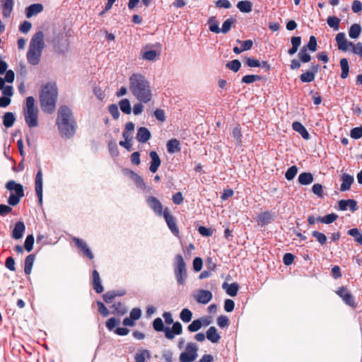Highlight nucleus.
<instances>
[{"label": "nucleus", "instance_id": "obj_19", "mask_svg": "<svg viewBox=\"0 0 362 362\" xmlns=\"http://www.w3.org/2000/svg\"><path fill=\"white\" fill-rule=\"evenodd\" d=\"M336 41L337 43V47L339 50L343 52L347 51L349 47L350 46L349 42L346 39L345 34L344 33H339L336 35Z\"/></svg>", "mask_w": 362, "mask_h": 362}, {"label": "nucleus", "instance_id": "obj_6", "mask_svg": "<svg viewBox=\"0 0 362 362\" xmlns=\"http://www.w3.org/2000/svg\"><path fill=\"white\" fill-rule=\"evenodd\" d=\"M153 328L156 332H163L166 339L172 340L175 335H180L182 333V326L178 321L173 323L172 328L165 327L160 317L156 318L153 322Z\"/></svg>", "mask_w": 362, "mask_h": 362}, {"label": "nucleus", "instance_id": "obj_21", "mask_svg": "<svg viewBox=\"0 0 362 362\" xmlns=\"http://www.w3.org/2000/svg\"><path fill=\"white\" fill-rule=\"evenodd\" d=\"M25 230V226L23 222H16L12 232V238L16 240L21 238L23 235Z\"/></svg>", "mask_w": 362, "mask_h": 362}, {"label": "nucleus", "instance_id": "obj_29", "mask_svg": "<svg viewBox=\"0 0 362 362\" xmlns=\"http://www.w3.org/2000/svg\"><path fill=\"white\" fill-rule=\"evenodd\" d=\"M291 42L292 45L291 48H290L288 50V53L289 55H293L298 49V47H300L301 44V37L300 36H296L292 37L291 38Z\"/></svg>", "mask_w": 362, "mask_h": 362}, {"label": "nucleus", "instance_id": "obj_32", "mask_svg": "<svg viewBox=\"0 0 362 362\" xmlns=\"http://www.w3.org/2000/svg\"><path fill=\"white\" fill-rule=\"evenodd\" d=\"M314 177L310 173H302L298 176V182L303 185H308L313 182Z\"/></svg>", "mask_w": 362, "mask_h": 362}, {"label": "nucleus", "instance_id": "obj_53", "mask_svg": "<svg viewBox=\"0 0 362 362\" xmlns=\"http://www.w3.org/2000/svg\"><path fill=\"white\" fill-rule=\"evenodd\" d=\"M35 259L34 255H29L25 259L24 272H30Z\"/></svg>", "mask_w": 362, "mask_h": 362}, {"label": "nucleus", "instance_id": "obj_34", "mask_svg": "<svg viewBox=\"0 0 362 362\" xmlns=\"http://www.w3.org/2000/svg\"><path fill=\"white\" fill-rule=\"evenodd\" d=\"M237 8L243 13H250L252 10V4L250 1H240L238 2Z\"/></svg>", "mask_w": 362, "mask_h": 362}, {"label": "nucleus", "instance_id": "obj_2", "mask_svg": "<svg viewBox=\"0 0 362 362\" xmlns=\"http://www.w3.org/2000/svg\"><path fill=\"white\" fill-rule=\"evenodd\" d=\"M56 124L62 137L70 139L75 134L77 127L76 122L72 111L66 105L59 107Z\"/></svg>", "mask_w": 362, "mask_h": 362}, {"label": "nucleus", "instance_id": "obj_24", "mask_svg": "<svg viewBox=\"0 0 362 362\" xmlns=\"http://www.w3.org/2000/svg\"><path fill=\"white\" fill-rule=\"evenodd\" d=\"M292 127L294 131L299 133L304 139H309L310 134L305 127L299 122H293Z\"/></svg>", "mask_w": 362, "mask_h": 362}, {"label": "nucleus", "instance_id": "obj_40", "mask_svg": "<svg viewBox=\"0 0 362 362\" xmlns=\"http://www.w3.org/2000/svg\"><path fill=\"white\" fill-rule=\"evenodd\" d=\"M208 24L209 25V30L214 33H221V28L218 25V22L216 21L215 16H211L208 20Z\"/></svg>", "mask_w": 362, "mask_h": 362}, {"label": "nucleus", "instance_id": "obj_23", "mask_svg": "<svg viewBox=\"0 0 362 362\" xmlns=\"http://www.w3.org/2000/svg\"><path fill=\"white\" fill-rule=\"evenodd\" d=\"M167 151L169 153L173 154L181 151L180 142L177 139H170L166 144Z\"/></svg>", "mask_w": 362, "mask_h": 362}, {"label": "nucleus", "instance_id": "obj_58", "mask_svg": "<svg viewBox=\"0 0 362 362\" xmlns=\"http://www.w3.org/2000/svg\"><path fill=\"white\" fill-rule=\"evenodd\" d=\"M197 357L194 355H191L188 353L182 352L180 356V362H192L196 359Z\"/></svg>", "mask_w": 362, "mask_h": 362}, {"label": "nucleus", "instance_id": "obj_9", "mask_svg": "<svg viewBox=\"0 0 362 362\" xmlns=\"http://www.w3.org/2000/svg\"><path fill=\"white\" fill-rule=\"evenodd\" d=\"M336 293L342 299L344 303L354 308L356 307V303L353 295L349 291L346 287L341 286L336 291Z\"/></svg>", "mask_w": 362, "mask_h": 362}, {"label": "nucleus", "instance_id": "obj_7", "mask_svg": "<svg viewBox=\"0 0 362 362\" xmlns=\"http://www.w3.org/2000/svg\"><path fill=\"white\" fill-rule=\"evenodd\" d=\"M5 187L7 190L11 192L10 196L7 200L8 204L13 206L18 205L21 198L25 195L23 186L11 180L6 183Z\"/></svg>", "mask_w": 362, "mask_h": 362}, {"label": "nucleus", "instance_id": "obj_3", "mask_svg": "<svg viewBox=\"0 0 362 362\" xmlns=\"http://www.w3.org/2000/svg\"><path fill=\"white\" fill-rule=\"evenodd\" d=\"M58 98V88L54 82H49L42 86L40 93V104L42 110L48 114H52L56 109Z\"/></svg>", "mask_w": 362, "mask_h": 362}, {"label": "nucleus", "instance_id": "obj_62", "mask_svg": "<svg viewBox=\"0 0 362 362\" xmlns=\"http://www.w3.org/2000/svg\"><path fill=\"white\" fill-rule=\"evenodd\" d=\"M146 356H149V353L147 350H144L141 353L136 354L134 356L135 362H145Z\"/></svg>", "mask_w": 362, "mask_h": 362}, {"label": "nucleus", "instance_id": "obj_44", "mask_svg": "<svg viewBox=\"0 0 362 362\" xmlns=\"http://www.w3.org/2000/svg\"><path fill=\"white\" fill-rule=\"evenodd\" d=\"M120 110L122 112L129 115L132 112L130 102L128 99L125 98L119 101V103Z\"/></svg>", "mask_w": 362, "mask_h": 362}, {"label": "nucleus", "instance_id": "obj_49", "mask_svg": "<svg viewBox=\"0 0 362 362\" xmlns=\"http://www.w3.org/2000/svg\"><path fill=\"white\" fill-rule=\"evenodd\" d=\"M261 79L262 76L259 75H245L242 78L241 82L249 84Z\"/></svg>", "mask_w": 362, "mask_h": 362}, {"label": "nucleus", "instance_id": "obj_59", "mask_svg": "<svg viewBox=\"0 0 362 362\" xmlns=\"http://www.w3.org/2000/svg\"><path fill=\"white\" fill-rule=\"evenodd\" d=\"M108 111L112 115L113 119H117L119 117V112L116 104H111L108 107Z\"/></svg>", "mask_w": 362, "mask_h": 362}, {"label": "nucleus", "instance_id": "obj_51", "mask_svg": "<svg viewBox=\"0 0 362 362\" xmlns=\"http://www.w3.org/2000/svg\"><path fill=\"white\" fill-rule=\"evenodd\" d=\"M232 136L237 141L238 145L242 144V132L240 125L236 126L232 131Z\"/></svg>", "mask_w": 362, "mask_h": 362}, {"label": "nucleus", "instance_id": "obj_42", "mask_svg": "<svg viewBox=\"0 0 362 362\" xmlns=\"http://www.w3.org/2000/svg\"><path fill=\"white\" fill-rule=\"evenodd\" d=\"M180 320L185 323L189 322L192 319V313L188 308H184L180 313Z\"/></svg>", "mask_w": 362, "mask_h": 362}, {"label": "nucleus", "instance_id": "obj_63", "mask_svg": "<svg viewBox=\"0 0 362 362\" xmlns=\"http://www.w3.org/2000/svg\"><path fill=\"white\" fill-rule=\"evenodd\" d=\"M197 347L194 343L190 342L187 344L185 351L186 353H188L191 355L195 356V357H197Z\"/></svg>", "mask_w": 362, "mask_h": 362}, {"label": "nucleus", "instance_id": "obj_52", "mask_svg": "<svg viewBox=\"0 0 362 362\" xmlns=\"http://www.w3.org/2000/svg\"><path fill=\"white\" fill-rule=\"evenodd\" d=\"M315 76L313 72H310V71H307L305 73H303L300 76V79L303 83H309L315 79Z\"/></svg>", "mask_w": 362, "mask_h": 362}, {"label": "nucleus", "instance_id": "obj_25", "mask_svg": "<svg viewBox=\"0 0 362 362\" xmlns=\"http://www.w3.org/2000/svg\"><path fill=\"white\" fill-rule=\"evenodd\" d=\"M222 288L226 291L227 294L233 297L237 295L239 286L237 283H232L229 284L227 282H224L222 285Z\"/></svg>", "mask_w": 362, "mask_h": 362}, {"label": "nucleus", "instance_id": "obj_5", "mask_svg": "<svg viewBox=\"0 0 362 362\" xmlns=\"http://www.w3.org/2000/svg\"><path fill=\"white\" fill-rule=\"evenodd\" d=\"M35 100L33 96H28L23 107L25 122L29 128L38 126V109L35 106Z\"/></svg>", "mask_w": 362, "mask_h": 362}, {"label": "nucleus", "instance_id": "obj_46", "mask_svg": "<svg viewBox=\"0 0 362 362\" xmlns=\"http://www.w3.org/2000/svg\"><path fill=\"white\" fill-rule=\"evenodd\" d=\"M328 25L334 30L339 28L340 19L336 16H329L327 20Z\"/></svg>", "mask_w": 362, "mask_h": 362}, {"label": "nucleus", "instance_id": "obj_28", "mask_svg": "<svg viewBox=\"0 0 362 362\" xmlns=\"http://www.w3.org/2000/svg\"><path fill=\"white\" fill-rule=\"evenodd\" d=\"M206 338L212 343H218L221 339V336L217 332L215 327H210L206 331Z\"/></svg>", "mask_w": 362, "mask_h": 362}, {"label": "nucleus", "instance_id": "obj_56", "mask_svg": "<svg viewBox=\"0 0 362 362\" xmlns=\"http://www.w3.org/2000/svg\"><path fill=\"white\" fill-rule=\"evenodd\" d=\"M236 42L241 44V49L243 52L250 50L253 45V42L251 40L241 41L240 40L238 39Z\"/></svg>", "mask_w": 362, "mask_h": 362}, {"label": "nucleus", "instance_id": "obj_61", "mask_svg": "<svg viewBox=\"0 0 362 362\" xmlns=\"http://www.w3.org/2000/svg\"><path fill=\"white\" fill-rule=\"evenodd\" d=\"M229 320L226 315H220L217 318V324L221 328L226 327L229 325Z\"/></svg>", "mask_w": 362, "mask_h": 362}, {"label": "nucleus", "instance_id": "obj_13", "mask_svg": "<svg viewBox=\"0 0 362 362\" xmlns=\"http://www.w3.org/2000/svg\"><path fill=\"white\" fill-rule=\"evenodd\" d=\"M73 241L74 242L76 246L80 249L81 252L83 253L84 256L88 257L90 259L93 258V255L89 247H88L86 243L78 238H74Z\"/></svg>", "mask_w": 362, "mask_h": 362}, {"label": "nucleus", "instance_id": "obj_31", "mask_svg": "<svg viewBox=\"0 0 362 362\" xmlns=\"http://www.w3.org/2000/svg\"><path fill=\"white\" fill-rule=\"evenodd\" d=\"M15 79V73L13 70H8L6 71V75L4 78L0 77V90L4 88L5 85V82L11 83L14 81Z\"/></svg>", "mask_w": 362, "mask_h": 362}, {"label": "nucleus", "instance_id": "obj_18", "mask_svg": "<svg viewBox=\"0 0 362 362\" xmlns=\"http://www.w3.org/2000/svg\"><path fill=\"white\" fill-rule=\"evenodd\" d=\"M341 181L340 191L346 192L350 189L351 186L354 182V178L348 173H343L341 176Z\"/></svg>", "mask_w": 362, "mask_h": 362}, {"label": "nucleus", "instance_id": "obj_4", "mask_svg": "<svg viewBox=\"0 0 362 362\" xmlns=\"http://www.w3.org/2000/svg\"><path fill=\"white\" fill-rule=\"evenodd\" d=\"M44 33L40 30L32 37L29 48L26 54L27 59L31 65H37L41 59L42 51L45 48Z\"/></svg>", "mask_w": 362, "mask_h": 362}, {"label": "nucleus", "instance_id": "obj_37", "mask_svg": "<svg viewBox=\"0 0 362 362\" xmlns=\"http://www.w3.org/2000/svg\"><path fill=\"white\" fill-rule=\"evenodd\" d=\"M338 218V215L335 214H329L325 216H319L317 221L322 223L329 224L335 221Z\"/></svg>", "mask_w": 362, "mask_h": 362}, {"label": "nucleus", "instance_id": "obj_38", "mask_svg": "<svg viewBox=\"0 0 362 362\" xmlns=\"http://www.w3.org/2000/svg\"><path fill=\"white\" fill-rule=\"evenodd\" d=\"M341 69V78L345 79L348 77L349 73V66L347 59L343 58L340 60Z\"/></svg>", "mask_w": 362, "mask_h": 362}, {"label": "nucleus", "instance_id": "obj_60", "mask_svg": "<svg viewBox=\"0 0 362 362\" xmlns=\"http://www.w3.org/2000/svg\"><path fill=\"white\" fill-rule=\"evenodd\" d=\"M205 267L207 272H213L216 269V263L211 257H208L205 261Z\"/></svg>", "mask_w": 362, "mask_h": 362}, {"label": "nucleus", "instance_id": "obj_57", "mask_svg": "<svg viewBox=\"0 0 362 362\" xmlns=\"http://www.w3.org/2000/svg\"><path fill=\"white\" fill-rule=\"evenodd\" d=\"M350 136L354 139H358L362 137V126L354 127L350 132Z\"/></svg>", "mask_w": 362, "mask_h": 362}, {"label": "nucleus", "instance_id": "obj_17", "mask_svg": "<svg viewBox=\"0 0 362 362\" xmlns=\"http://www.w3.org/2000/svg\"><path fill=\"white\" fill-rule=\"evenodd\" d=\"M149 156L151 159L149 170L152 173H155L158 171V168L161 164L160 158L156 151H151L149 153Z\"/></svg>", "mask_w": 362, "mask_h": 362}, {"label": "nucleus", "instance_id": "obj_30", "mask_svg": "<svg viewBox=\"0 0 362 362\" xmlns=\"http://www.w3.org/2000/svg\"><path fill=\"white\" fill-rule=\"evenodd\" d=\"M16 121L15 115L13 112H6L3 116V124L6 128L11 127Z\"/></svg>", "mask_w": 362, "mask_h": 362}, {"label": "nucleus", "instance_id": "obj_27", "mask_svg": "<svg viewBox=\"0 0 362 362\" xmlns=\"http://www.w3.org/2000/svg\"><path fill=\"white\" fill-rule=\"evenodd\" d=\"M93 288L97 293H101L103 292L104 288L101 284V279L99 276V273H93Z\"/></svg>", "mask_w": 362, "mask_h": 362}, {"label": "nucleus", "instance_id": "obj_47", "mask_svg": "<svg viewBox=\"0 0 362 362\" xmlns=\"http://www.w3.org/2000/svg\"><path fill=\"white\" fill-rule=\"evenodd\" d=\"M348 234L354 238L355 241L358 244L362 245V234L359 232L356 228H351L348 231Z\"/></svg>", "mask_w": 362, "mask_h": 362}, {"label": "nucleus", "instance_id": "obj_50", "mask_svg": "<svg viewBox=\"0 0 362 362\" xmlns=\"http://www.w3.org/2000/svg\"><path fill=\"white\" fill-rule=\"evenodd\" d=\"M312 235L315 238L317 241L322 245L327 243V237L323 233L314 230L312 232Z\"/></svg>", "mask_w": 362, "mask_h": 362}, {"label": "nucleus", "instance_id": "obj_16", "mask_svg": "<svg viewBox=\"0 0 362 362\" xmlns=\"http://www.w3.org/2000/svg\"><path fill=\"white\" fill-rule=\"evenodd\" d=\"M339 209L341 211H346L347 207H349V209L354 212L358 209L357 202L356 200L349 199H341L338 202Z\"/></svg>", "mask_w": 362, "mask_h": 362}, {"label": "nucleus", "instance_id": "obj_48", "mask_svg": "<svg viewBox=\"0 0 362 362\" xmlns=\"http://www.w3.org/2000/svg\"><path fill=\"white\" fill-rule=\"evenodd\" d=\"M226 66L230 70L234 72H238L241 67V63L238 59H234L228 62Z\"/></svg>", "mask_w": 362, "mask_h": 362}, {"label": "nucleus", "instance_id": "obj_26", "mask_svg": "<svg viewBox=\"0 0 362 362\" xmlns=\"http://www.w3.org/2000/svg\"><path fill=\"white\" fill-rule=\"evenodd\" d=\"M174 267L175 272H186V264L182 255H176L174 259Z\"/></svg>", "mask_w": 362, "mask_h": 362}, {"label": "nucleus", "instance_id": "obj_14", "mask_svg": "<svg viewBox=\"0 0 362 362\" xmlns=\"http://www.w3.org/2000/svg\"><path fill=\"white\" fill-rule=\"evenodd\" d=\"M147 204L150 208L158 216L163 214V206L160 202L155 197H148Z\"/></svg>", "mask_w": 362, "mask_h": 362}, {"label": "nucleus", "instance_id": "obj_33", "mask_svg": "<svg viewBox=\"0 0 362 362\" xmlns=\"http://www.w3.org/2000/svg\"><path fill=\"white\" fill-rule=\"evenodd\" d=\"M113 308L112 314L122 316L127 313V309L124 304L120 302L115 303L112 305Z\"/></svg>", "mask_w": 362, "mask_h": 362}, {"label": "nucleus", "instance_id": "obj_15", "mask_svg": "<svg viewBox=\"0 0 362 362\" xmlns=\"http://www.w3.org/2000/svg\"><path fill=\"white\" fill-rule=\"evenodd\" d=\"M124 171L126 172V175H127L134 181L139 188L141 189H146V183L140 175L132 170L125 169Z\"/></svg>", "mask_w": 362, "mask_h": 362}, {"label": "nucleus", "instance_id": "obj_12", "mask_svg": "<svg viewBox=\"0 0 362 362\" xmlns=\"http://www.w3.org/2000/svg\"><path fill=\"white\" fill-rule=\"evenodd\" d=\"M212 293L207 290H199L197 293L194 295V299L197 303L202 304H207L212 299Z\"/></svg>", "mask_w": 362, "mask_h": 362}, {"label": "nucleus", "instance_id": "obj_64", "mask_svg": "<svg viewBox=\"0 0 362 362\" xmlns=\"http://www.w3.org/2000/svg\"><path fill=\"white\" fill-rule=\"evenodd\" d=\"M153 115L160 122L165 121V113L162 109H156L153 112Z\"/></svg>", "mask_w": 362, "mask_h": 362}, {"label": "nucleus", "instance_id": "obj_1", "mask_svg": "<svg viewBox=\"0 0 362 362\" xmlns=\"http://www.w3.org/2000/svg\"><path fill=\"white\" fill-rule=\"evenodd\" d=\"M129 90L141 103H148L153 94L149 81L141 74H134L129 77Z\"/></svg>", "mask_w": 362, "mask_h": 362}, {"label": "nucleus", "instance_id": "obj_10", "mask_svg": "<svg viewBox=\"0 0 362 362\" xmlns=\"http://www.w3.org/2000/svg\"><path fill=\"white\" fill-rule=\"evenodd\" d=\"M163 217L170 231L177 237L179 236V229L176 224L175 218L170 213L168 208L163 211Z\"/></svg>", "mask_w": 362, "mask_h": 362}, {"label": "nucleus", "instance_id": "obj_20", "mask_svg": "<svg viewBox=\"0 0 362 362\" xmlns=\"http://www.w3.org/2000/svg\"><path fill=\"white\" fill-rule=\"evenodd\" d=\"M43 11V6L41 4H33L27 7L25 13L27 18H31L32 16L41 13Z\"/></svg>", "mask_w": 362, "mask_h": 362}, {"label": "nucleus", "instance_id": "obj_36", "mask_svg": "<svg viewBox=\"0 0 362 362\" xmlns=\"http://www.w3.org/2000/svg\"><path fill=\"white\" fill-rule=\"evenodd\" d=\"M258 222L262 226H265L272 221V216L269 211L261 213L258 216Z\"/></svg>", "mask_w": 362, "mask_h": 362}, {"label": "nucleus", "instance_id": "obj_39", "mask_svg": "<svg viewBox=\"0 0 362 362\" xmlns=\"http://www.w3.org/2000/svg\"><path fill=\"white\" fill-rule=\"evenodd\" d=\"M361 32V27L359 24H353L349 30V35L352 39H356L359 37Z\"/></svg>", "mask_w": 362, "mask_h": 362}, {"label": "nucleus", "instance_id": "obj_35", "mask_svg": "<svg viewBox=\"0 0 362 362\" xmlns=\"http://www.w3.org/2000/svg\"><path fill=\"white\" fill-rule=\"evenodd\" d=\"M149 47V45H146L144 47L145 51L142 53V59L148 61H153L159 54L156 50H148L147 49Z\"/></svg>", "mask_w": 362, "mask_h": 362}, {"label": "nucleus", "instance_id": "obj_43", "mask_svg": "<svg viewBox=\"0 0 362 362\" xmlns=\"http://www.w3.org/2000/svg\"><path fill=\"white\" fill-rule=\"evenodd\" d=\"M134 130V124L132 122H129L125 125L124 131L122 132V136L126 140H130L132 132Z\"/></svg>", "mask_w": 362, "mask_h": 362}, {"label": "nucleus", "instance_id": "obj_22", "mask_svg": "<svg viewBox=\"0 0 362 362\" xmlns=\"http://www.w3.org/2000/svg\"><path fill=\"white\" fill-rule=\"evenodd\" d=\"M151 138V132L146 127H139L136 134V139L140 143H146Z\"/></svg>", "mask_w": 362, "mask_h": 362}, {"label": "nucleus", "instance_id": "obj_41", "mask_svg": "<svg viewBox=\"0 0 362 362\" xmlns=\"http://www.w3.org/2000/svg\"><path fill=\"white\" fill-rule=\"evenodd\" d=\"M236 22V19L235 18H229L226 19L221 28V32L226 34L228 33L232 27V25Z\"/></svg>", "mask_w": 362, "mask_h": 362}, {"label": "nucleus", "instance_id": "obj_8", "mask_svg": "<svg viewBox=\"0 0 362 362\" xmlns=\"http://www.w3.org/2000/svg\"><path fill=\"white\" fill-rule=\"evenodd\" d=\"M317 44L315 37L313 35L310 36L308 43L300 49L298 54V58L301 61V62L308 63L311 60V57L308 53V50H310L311 52H315L317 49Z\"/></svg>", "mask_w": 362, "mask_h": 362}, {"label": "nucleus", "instance_id": "obj_55", "mask_svg": "<svg viewBox=\"0 0 362 362\" xmlns=\"http://www.w3.org/2000/svg\"><path fill=\"white\" fill-rule=\"evenodd\" d=\"M34 236L33 235H28L25 240L24 247L28 252H30L33 248L34 244Z\"/></svg>", "mask_w": 362, "mask_h": 362}, {"label": "nucleus", "instance_id": "obj_11", "mask_svg": "<svg viewBox=\"0 0 362 362\" xmlns=\"http://www.w3.org/2000/svg\"><path fill=\"white\" fill-rule=\"evenodd\" d=\"M35 189L40 204L42 202V170L40 168L36 174L35 180Z\"/></svg>", "mask_w": 362, "mask_h": 362}, {"label": "nucleus", "instance_id": "obj_45", "mask_svg": "<svg viewBox=\"0 0 362 362\" xmlns=\"http://www.w3.org/2000/svg\"><path fill=\"white\" fill-rule=\"evenodd\" d=\"M202 327V321L201 319L194 320L187 327V329L190 332H195L199 330Z\"/></svg>", "mask_w": 362, "mask_h": 362}, {"label": "nucleus", "instance_id": "obj_54", "mask_svg": "<svg viewBox=\"0 0 362 362\" xmlns=\"http://www.w3.org/2000/svg\"><path fill=\"white\" fill-rule=\"evenodd\" d=\"M298 173V168L296 165L290 167L285 173V177L288 180H292Z\"/></svg>", "mask_w": 362, "mask_h": 362}]
</instances>
